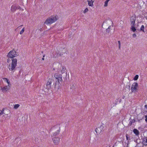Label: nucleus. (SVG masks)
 I'll use <instances>...</instances> for the list:
<instances>
[{
	"mask_svg": "<svg viewBox=\"0 0 147 147\" xmlns=\"http://www.w3.org/2000/svg\"><path fill=\"white\" fill-rule=\"evenodd\" d=\"M54 77L57 80L55 84V82L54 81L53 85H54V88H57V89H59L60 85L61 84L60 82H61L62 81V75L60 74H59L56 73L54 75Z\"/></svg>",
	"mask_w": 147,
	"mask_h": 147,
	"instance_id": "1",
	"label": "nucleus"
},
{
	"mask_svg": "<svg viewBox=\"0 0 147 147\" xmlns=\"http://www.w3.org/2000/svg\"><path fill=\"white\" fill-rule=\"evenodd\" d=\"M58 19V17L57 15L51 16L48 18L44 22L46 24H52L57 21Z\"/></svg>",
	"mask_w": 147,
	"mask_h": 147,
	"instance_id": "2",
	"label": "nucleus"
},
{
	"mask_svg": "<svg viewBox=\"0 0 147 147\" xmlns=\"http://www.w3.org/2000/svg\"><path fill=\"white\" fill-rule=\"evenodd\" d=\"M18 55L16 54V52L13 49L12 50L10 51L8 53L7 57L8 58L11 59V58H14L16 57Z\"/></svg>",
	"mask_w": 147,
	"mask_h": 147,
	"instance_id": "3",
	"label": "nucleus"
},
{
	"mask_svg": "<svg viewBox=\"0 0 147 147\" xmlns=\"http://www.w3.org/2000/svg\"><path fill=\"white\" fill-rule=\"evenodd\" d=\"M138 84L136 82H134L132 85L131 90V92L136 93L139 90L138 88Z\"/></svg>",
	"mask_w": 147,
	"mask_h": 147,
	"instance_id": "4",
	"label": "nucleus"
},
{
	"mask_svg": "<svg viewBox=\"0 0 147 147\" xmlns=\"http://www.w3.org/2000/svg\"><path fill=\"white\" fill-rule=\"evenodd\" d=\"M21 7L19 5H17L13 4L12 5L11 10V11L13 12L15 11L17 9H20L21 10Z\"/></svg>",
	"mask_w": 147,
	"mask_h": 147,
	"instance_id": "5",
	"label": "nucleus"
},
{
	"mask_svg": "<svg viewBox=\"0 0 147 147\" xmlns=\"http://www.w3.org/2000/svg\"><path fill=\"white\" fill-rule=\"evenodd\" d=\"M16 65H15L13 64V63H10L9 65L8 68L9 70L11 71H13L14 72V70L17 69L18 68V67H16Z\"/></svg>",
	"mask_w": 147,
	"mask_h": 147,
	"instance_id": "6",
	"label": "nucleus"
},
{
	"mask_svg": "<svg viewBox=\"0 0 147 147\" xmlns=\"http://www.w3.org/2000/svg\"><path fill=\"white\" fill-rule=\"evenodd\" d=\"M103 126L101 125L100 127L96 128L95 131L97 134H100L102 131H103Z\"/></svg>",
	"mask_w": 147,
	"mask_h": 147,
	"instance_id": "7",
	"label": "nucleus"
},
{
	"mask_svg": "<svg viewBox=\"0 0 147 147\" xmlns=\"http://www.w3.org/2000/svg\"><path fill=\"white\" fill-rule=\"evenodd\" d=\"M54 143L55 144H58L59 142V137H55L53 138Z\"/></svg>",
	"mask_w": 147,
	"mask_h": 147,
	"instance_id": "8",
	"label": "nucleus"
},
{
	"mask_svg": "<svg viewBox=\"0 0 147 147\" xmlns=\"http://www.w3.org/2000/svg\"><path fill=\"white\" fill-rule=\"evenodd\" d=\"M62 69L61 70V75L63 74L64 76H65V78H66V76H67V73H65L66 71V69L65 67L63 66L62 67Z\"/></svg>",
	"mask_w": 147,
	"mask_h": 147,
	"instance_id": "9",
	"label": "nucleus"
},
{
	"mask_svg": "<svg viewBox=\"0 0 147 147\" xmlns=\"http://www.w3.org/2000/svg\"><path fill=\"white\" fill-rule=\"evenodd\" d=\"M136 20L135 17L132 16L131 18L130 21L131 22V25H135V22Z\"/></svg>",
	"mask_w": 147,
	"mask_h": 147,
	"instance_id": "10",
	"label": "nucleus"
},
{
	"mask_svg": "<svg viewBox=\"0 0 147 147\" xmlns=\"http://www.w3.org/2000/svg\"><path fill=\"white\" fill-rule=\"evenodd\" d=\"M1 87V90L3 92L7 91L9 89L7 86H4L3 88Z\"/></svg>",
	"mask_w": 147,
	"mask_h": 147,
	"instance_id": "11",
	"label": "nucleus"
},
{
	"mask_svg": "<svg viewBox=\"0 0 147 147\" xmlns=\"http://www.w3.org/2000/svg\"><path fill=\"white\" fill-rule=\"evenodd\" d=\"M11 60H12L11 63H13L15 65H17V59L16 58H11Z\"/></svg>",
	"mask_w": 147,
	"mask_h": 147,
	"instance_id": "12",
	"label": "nucleus"
},
{
	"mask_svg": "<svg viewBox=\"0 0 147 147\" xmlns=\"http://www.w3.org/2000/svg\"><path fill=\"white\" fill-rule=\"evenodd\" d=\"M133 131L136 136H138L139 134V132L138 130L136 129H134Z\"/></svg>",
	"mask_w": 147,
	"mask_h": 147,
	"instance_id": "13",
	"label": "nucleus"
},
{
	"mask_svg": "<svg viewBox=\"0 0 147 147\" xmlns=\"http://www.w3.org/2000/svg\"><path fill=\"white\" fill-rule=\"evenodd\" d=\"M88 5L92 7L93 5V1H92V0H88Z\"/></svg>",
	"mask_w": 147,
	"mask_h": 147,
	"instance_id": "14",
	"label": "nucleus"
},
{
	"mask_svg": "<svg viewBox=\"0 0 147 147\" xmlns=\"http://www.w3.org/2000/svg\"><path fill=\"white\" fill-rule=\"evenodd\" d=\"M59 129L58 130H57L53 134V136H57V135H58L59 132H60V127H59Z\"/></svg>",
	"mask_w": 147,
	"mask_h": 147,
	"instance_id": "15",
	"label": "nucleus"
},
{
	"mask_svg": "<svg viewBox=\"0 0 147 147\" xmlns=\"http://www.w3.org/2000/svg\"><path fill=\"white\" fill-rule=\"evenodd\" d=\"M131 26V29L133 32H135L136 30V27H135V25H132Z\"/></svg>",
	"mask_w": 147,
	"mask_h": 147,
	"instance_id": "16",
	"label": "nucleus"
},
{
	"mask_svg": "<svg viewBox=\"0 0 147 147\" xmlns=\"http://www.w3.org/2000/svg\"><path fill=\"white\" fill-rule=\"evenodd\" d=\"M52 82H54V80L52 79H49L47 83V85H49L51 84Z\"/></svg>",
	"mask_w": 147,
	"mask_h": 147,
	"instance_id": "17",
	"label": "nucleus"
},
{
	"mask_svg": "<svg viewBox=\"0 0 147 147\" xmlns=\"http://www.w3.org/2000/svg\"><path fill=\"white\" fill-rule=\"evenodd\" d=\"M5 110L6 111H9V110H8L7 109H6L5 108H3V109L2 110V111H1V113L2 114H5V115L6 114L4 112ZM6 115H7V114Z\"/></svg>",
	"mask_w": 147,
	"mask_h": 147,
	"instance_id": "18",
	"label": "nucleus"
},
{
	"mask_svg": "<svg viewBox=\"0 0 147 147\" xmlns=\"http://www.w3.org/2000/svg\"><path fill=\"white\" fill-rule=\"evenodd\" d=\"M111 27H112L111 26H109L108 28L106 30V32L108 33H109V32H110V29L111 28Z\"/></svg>",
	"mask_w": 147,
	"mask_h": 147,
	"instance_id": "19",
	"label": "nucleus"
},
{
	"mask_svg": "<svg viewBox=\"0 0 147 147\" xmlns=\"http://www.w3.org/2000/svg\"><path fill=\"white\" fill-rule=\"evenodd\" d=\"M139 76L138 75H136L134 78V80H137Z\"/></svg>",
	"mask_w": 147,
	"mask_h": 147,
	"instance_id": "20",
	"label": "nucleus"
},
{
	"mask_svg": "<svg viewBox=\"0 0 147 147\" xmlns=\"http://www.w3.org/2000/svg\"><path fill=\"white\" fill-rule=\"evenodd\" d=\"M110 0H107L105 2L104 7H107L108 5V3Z\"/></svg>",
	"mask_w": 147,
	"mask_h": 147,
	"instance_id": "21",
	"label": "nucleus"
},
{
	"mask_svg": "<svg viewBox=\"0 0 147 147\" xmlns=\"http://www.w3.org/2000/svg\"><path fill=\"white\" fill-rule=\"evenodd\" d=\"M144 26L143 25H142L140 29V31H142L143 32H145L144 31Z\"/></svg>",
	"mask_w": 147,
	"mask_h": 147,
	"instance_id": "22",
	"label": "nucleus"
},
{
	"mask_svg": "<svg viewBox=\"0 0 147 147\" xmlns=\"http://www.w3.org/2000/svg\"><path fill=\"white\" fill-rule=\"evenodd\" d=\"M46 86L48 90H50V89L51 88V84L49 85H46Z\"/></svg>",
	"mask_w": 147,
	"mask_h": 147,
	"instance_id": "23",
	"label": "nucleus"
},
{
	"mask_svg": "<svg viewBox=\"0 0 147 147\" xmlns=\"http://www.w3.org/2000/svg\"><path fill=\"white\" fill-rule=\"evenodd\" d=\"M20 105L18 104H16L14 105V108L15 109H17L19 107Z\"/></svg>",
	"mask_w": 147,
	"mask_h": 147,
	"instance_id": "24",
	"label": "nucleus"
},
{
	"mask_svg": "<svg viewBox=\"0 0 147 147\" xmlns=\"http://www.w3.org/2000/svg\"><path fill=\"white\" fill-rule=\"evenodd\" d=\"M5 80V81L8 84H9L10 83L8 79L7 78H3Z\"/></svg>",
	"mask_w": 147,
	"mask_h": 147,
	"instance_id": "25",
	"label": "nucleus"
},
{
	"mask_svg": "<svg viewBox=\"0 0 147 147\" xmlns=\"http://www.w3.org/2000/svg\"><path fill=\"white\" fill-rule=\"evenodd\" d=\"M24 28H23L22 29V30L20 32V34H22V33H23V32H24Z\"/></svg>",
	"mask_w": 147,
	"mask_h": 147,
	"instance_id": "26",
	"label": "nucleus"
},
{
	"mask_svg": "<svg viewBox=\"0 0 147 147\" xmlns=\"http://www.w3.org/2000/svg\"><path fill=\"white\" fill-rule=\"evenodd\" d=\"M88 11V8H86V9L84 10L83 12L84 13H85Z\"/></svg>",
	"mask_w": 147,
	"mask_h": 147,
	"instance_id": "27",
	"label": "nucleus"
},
{
	"mask_svg": "<svg viewBox=\"0 0 147 147\" xmlns=\"http://www.w3.org/2000/svg\"><path fill=\"white\" fill-rule=\"evenodd\" d=\"M145 107L146 108V109H144V111H146V112H147V105H145Z\"/></svg>",
	"mask_w": 147,
	"mask_h": 147,
	"instance_id": "28",
	"label": "nucleus"
},
{
	"mask_svg": "<svg viewBox=\"0 0 147 147\" xmlns=\"http://www.w3.org/2000/svg\"><path fill=\"white\" fill-rule=\"evenodd\" d=\"M144 144L145 145H147V137H146V141L144 142Z\"/></svg>",
	"mask_w": 147,
	"mask_h": 147,
	"instance_id": "29",
	"label": "nucleus"
},
{
	"mask_svg": "<svg viewBox=\"0 0 147 147\" xmlns=\"http://www.w3.org/2000/svg\"><path fill=\"white\" fill-rule=\"evenodd\" d=\"M139 140L137 139L136 140H135L134 141H135V142H136V143H137L138 144H139L140 143V142H139Z\"/></svg>",
	"mask_w": 147,
	"mask_h": 147,
	"instance_id": "30",
	"label": "nucleus"
},
{
	"mask_svg": "<svg viewBox=\"0 0 147 147\" xmlns=\"http://www.w3.org/2000/svg\"><path fill=\"white\" fill-rule=\"evenodd\" d=\"M126 87L127 88H128L129 89H130V86L129 85H128L126 86Z\"/></svg>",
	"mask_w": 147,
	"mask_h": 147,
	"instance_id": "31",
	"label": "nucleus"
},
{
	"mask_svg": "<svg viewBox=\"0 0 147 147\" xmlns=\"http://www.w3.org/2000/svg\"><path fill=\"white\" fill-rule=\"evenodd\" d=\"M10 58H9L7 60V63H9L10 62V61H11V60L9 59Z\"/></svg>",
	"mask_w": 147,
	"mask_h": 147,
	"instance_id": "32",
	"label": "nucleus"
},
{
	"mask_svg": "<svg viewBox=\"0 0 147 147\" xmlns=\"http://www.w3.org/2000/svg\"><path fill=\"white\" fill-rule=\"evenodd\" d=\"M128 135L127 134H126V138L127 140H129V138L128 137Z\"/></svg>",
	"mask_w": 147,
	"mask_h": 147,
	"instance_id": "33",
	"label": "nucleus"
},
{
	"mask_svg": "<svg viewBox=\"0 0 147 147\" xmlns=\"http://www.w3.org/2000/svg\"><path fill=\"white\" fill-rule=\"evenodd\" d=\"M118 44H119V48H120V46H121V43L120 42V41H118Z\"/></svg>",
	"mask_w": 147,
	"mask_h": 147,
	"instance_id": "34",
	"label": "nucleus"
},
{
	"mask_svg": "<svg viewBox=\"0 0 147 147\" xmlns=\"http://www.w3.org/2000/svg\"><path fill=\"white\" fill-rule=\"evenodd\" d=\"M144 117L146 118L145 119V121L147 122V115H145L144 116Z\"/></svg>",
	"mask_w": 147,
	"mask_h": 147,
	"instance_id": "35",
	"label": "nucleus"
},
{
	"mask_svg": "<svg viewBox=\"0 0 147 147\" xmlns=\"http://www.w3.org/2000/svg\"><path fill=\"white\" fill-rule=\"evenodd\" d=\"M136 34L135 33L134 34H133V37L135 38V37H136Z\"/></svg>",
	"mask_w": 147,
	"mask_h": 147,
	"instance_id": "36",
	"label": "nucleus"
},
{
	"mask_svg": "<svg viewBox=\"0 0 147 147\" xmlns=\"http://www.w3.org/2000/svg\"><path fill=\"white\" fill-rule=\"evenodd\" d=\"M130 121L132 123H134L135 121V120L134 119L131 120Z\"/></svg>",
	"mask_w": 147,
	"mask_h": 147,
	"instance_id": "37",
	"label": "nucleus"
},
{
	"mask_svg": "<svg viewBox=\"0 0 147 147\" xmlns=\"http://www.w3.org/2000/svg\"><path fill=\"white\" fill-rule=\"evenodd\" d=\"M132 123L131 122V121H130L129 123V125L130 126H131V125H132Z\"/></svg>",
	"mask_w": 147,
	"mask_h": 147,
	"instance_id": "38",
	"label": "nucleus"
},
{
	"mask_svg": "<svg viewBox=\"0 0 147 147\" xmlns=\"http://www.w3.org/2000/svg\"><path fill=\"white\" fill-rule=\"evenodd\" d=\"M146 137L143 139V142H144L146 141Z\"/></svg>",
	"mask_w": 147,
	"mask_h": 147,
	"instance_id": "39",
	"label": "nucleus"
},
{
	"mask_svg": "<svg viewBox=\"0 0 147 147\" xmlns=\"http://www.w3.org/2000/svg\"><path fill=\"white\" fill-rule=\"evenodd\" d=\"M45 55H43V57L42 58V60H44V57H45Z\"/></svg>",
	"mask_w": 147,
	"mask_h": 147,
	"instance_id": "40",
	"label": "nucleus"
},
{
	"mask_svg": "<svg viewBox=\"0 0 147 147\" xmlns=\"http://www.w3.org/2000/svg\"><path fill=\"white\" fill-rule=\"evenodd\" d=\"M138 122H140V123L141 122V121H140V119H138Z\"/></svg>",
	"mask_w": 147,
	"mask_h": 147,
	"instance_id": "41",
	"label": "nucleus"
},
{
	"mask_svg": "<svg viewBox=\"0 0 147 147\" xmlns=\"http://www.w3.org/2000/svg\"><path fill=\"white\" fill-rule=\"evenodd\" d=\"M21 72H22L21 70H20V71H19V73H20Z\"/></svg>",
	"mask_w": 147,
	"mask_h": 147,
	"instance_id": "42",
	"label": "nucleus"
},
{
	"mask_svg": "<svg viewBox=\"0 0 147 147\" xmlns=\"http://www.w3.org/2000/svg\"><path fill=\"white\" fill-rule=\"evenodd\" d=\"M3 115V114L1 113V112L0 113V116H1V115Z\"/></svg>",
	"mask_w": 147,
	"mask_h": 147,
	"instance_id": "43",
	"label": "nucleus"
},
{
	"mask_svg": "<svg viewBox=\"0 0 147 147\" xmlns=\"http://www.w3.org/2000/svg\"><path fill=\"white\" fill-rule=\"evenodd\" d=\"M128 144H127V147H128Z\"/></svg>",
	"mask_w": 147,
	"mask_h": 147,
	"instance_id": "44",
	"label": "nucleus"
},
{
	"mask_svg": "<svg viewBox=\"0 0 147 147\" xmlns=\"http://www.w3.org/2000/svg\"><path fill=\"white\" fill-rule=\"evenodd\" d=\"M42 53H43V51H42Z\"/></svg>",
	"mask_w": 147,
	"mask_h": 147,
	"instance_id": "45",
	"label": "nucleus"
},
{
	"mask_svg": "<svg viewBox=\"0 0 147 147\" xmlns=\"http://www.w3.org/2000/svg\"><path fill=\"white\" fill-rule=\"evenodd\" d=\"M113 147H114V146H113Z\"/></svg>",
	"mask_w": 147,
	"mask_h": 147,
	"instance_id": "46",
	"label": "nucleus"
},
{
	"mask_svg": "<svg viewBox=\"0 0 147 147\" xmlns=\"http://www.w3.org/2000/svg\"><path fill=\"white\" fill-rule=\"evenodd\" d=\"M109 147H110V146Z\"/></svg>",
	"mask_w": 147,
	"mask_h": 147,
	"instance_id": "47",
	"label": "nucleus"
}]
</instances>
